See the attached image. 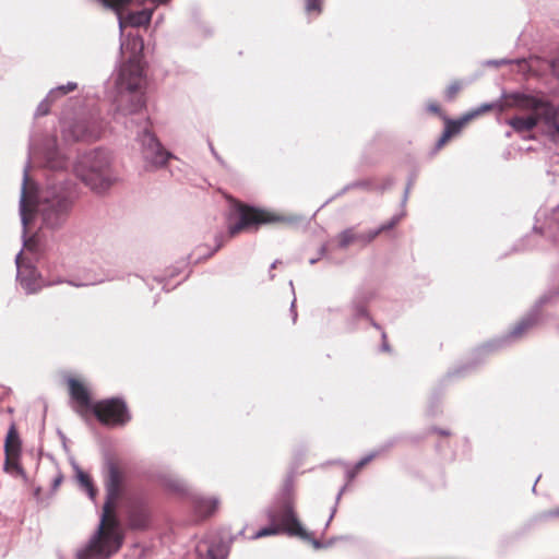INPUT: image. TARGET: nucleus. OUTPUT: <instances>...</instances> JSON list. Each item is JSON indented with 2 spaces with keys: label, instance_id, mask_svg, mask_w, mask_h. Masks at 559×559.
<instances>
[{
  "label": "nucleus",
  "instance_id": "4c0bfd02",
  "mask_svg": "<svg viewBox=\"0 0 559 559\" xmlns=\"http://www.w3.org/2000/svg\"><path fill=\"white\" fill-rule=\"evenodd\" d=\"M325 252H326V247H325V246H322V247L320 248V254H321V255H324V254H325Z\"/></svg>",
  "mask_w": 559,
  "mask_h": 559
},
{
  "label": "nucleus",
  "instance_id": "6ab92c4d",
  "mask_svg": "<svg viewBox=\"0 0 559 559\" xmlns=\"http://www.w3.org/2000/svg\"><path fill=\"white\" fill-rule=\"evenodd\" d=\"M5 454H19L20 452V438L14 425H12L7 433L4 442Z\"/></svg>",
  "mask_w": 559,
  "mask_h": 559
},
{
  "label": "nucleus",
  "instance_id": "aec40b11",
  "mask_svg": "<svg viewBox=\"0 0 559 559\" xmlns=\"http://www.w3.org/2000/svg\"><path fill=\"white\" fill-rule=\"evenodd\" d=\"M148 524V515L144 510L132 511L129 515V525L135 530H143Z\"/></svg>",
  "mask_w": 559,
  "mask_h": 559
},
{
  "label": "nucleus",
  "instance_id": "f3484780",
  "mask_svg": "<svg viewBox=\"0 0 559 559\" xmlns=\"http://www.w3.org/2000/svg\"><path fill=\"white\" fill-rule=\"evenodd\" d=\"M400 219H401V216L395 215L388 223L382 224L380 227H378L376 229H371L366 234H361L362 238H360V241L365 245L371 242L382 231L393 228L400 222Z\"/></svg>",
  "mask_w": 559,
  "mask_h": 559
},
{
  "label": "nucleus",
  "instance_id": "4be33fe9",
  "mask_svg": "<svg viewBox=\"0 0 559 559\" xmlns=\"http://www.w3.org/2000/svg\"><path fill=\"white\" fill-rule=\"evenodd\" d=\"M362 235L355 234L353 228H347L338 235V247L344 249L355 241H360Z\"/></svg>",
  "mask_w": 559,
  "mask_h": 559
},
{
  "label": "nucleus",
  "instance_id": "c9c22d12",
  "mask_svg": "<svg viewBox=\"0 0 559 559\" xmlns=\"http://www.w3.org/2000/svg\"><path fill=\"white\" fill-rule=\"evenodd\" d=\"M369 319H370V322H371V324H372V326H373V328H376V329H378V330H380V329H381V328H380V325H379L377 322H374L371 318H369Z\"/></svg>",
  "mask_w": 559,
  "mask_h": 559
},
{
  "label": "nucleus",
  "instance_id": "c85d7f7f",
  "mask_svg": "<svg viewBox=\"0 0 559 559\" xmlns=\"http://www.w3.org/2000/svg\"><path fill=\"white\" fill-rule=\"evenodd\" d=\"M461 90V84L459 82H453L449 85V87L445 91V97L448 100H452L455 95Z\"/></svg>",
  "mask_w": 559,
  "mask_h": 559
},
{
  "label": "nucleus",
  "instance_id": "412c9836",
  "mask_svg": "<svg viewBox=\"0 0 559 559\" xmlns=\"http://www.w3.org/2000/svg\"><path fill=\"white\" fill-rule=\"evenodd\" d=\"M368 299L369 298L365 297V296H356L354 298L353 304H352V309H353V316L355 319H358L361 317L369 318L367 308H366Z\"/></svg>",
  "mask_w": 559,
  "mask_h": 559
},
{
  "label": "nucleus",
  "instance_id": "a19ab883",
  "mask_svg": "<svg viewBox=\"0 0 559 559\" xmlns=\"http://www.w3.org/2000/svg\"><path fill=\"white\" fill-rule=\"evenodd\" d=\"M335 511H336V509L334 508V509H333V511H332V514L330 515V519H329V521H328L326 525H329V523H330V522H331V520L333 519V515H334Z\"/></svg>",
  "mask_w": 559,
  "mask_h": 559
},
{
  "label": "nucleus",
  "instance_id": "6e6552de",
  "mask_svg": "<svg viewBox=\"0 0 559 559\" xmlns=\"http://www.w3.org/2000/svg\"><path fill=\"white\" fill-rule=\"evenodd\" d=\"M105 8L111 9L118 17V25L120 31V37L123 36L124 26L140 27L148 25L154 9H143L140 11L129 12L126 16L122 15V11L131 3V0H97Z\"/></svg>",
  "mask_w": 559,
  "mask_h": 559
},
{
  "label": "nucleus",
  "instance_id": "de8ad7c7",
  "mask_svg": "<svg viewBox=\"0 0 559 559\" xmlns=\"http://www.w3.org/2000/svg\"><path fill=\"white\" fill-rule=\"evenodd\" d=\"M556 515H559V511H558V512H556Z\"/></svg>",
  "mask_w": 559,
  "mask_h": 559
},
{
  "label": "nucleus",
  "instance_id": "393cba45",
  "mask_svg": "<svg viewBox=\"0 0 559 559\" xmlns=\"http://www.w3.org/2000/svg\"><path fill=\"white\" fill-rule=\"evenodd\" d=\"M469 120V117L466 115L465 117L461 118L460 120H451L448 119L444 127V132H450V136L457 134L465 122Z\"/></svg>",
  "mask_w": 559,
  "mask_h": 559
},
{
  "label": "nucleus",
  "instance_id": "0eeeda50",
  "mask_svg": "<svg viewBox=\"0 0 559 559\" xmlns=\"http://www.w3.org/2000/svg\"><path fill=\"white\" fill-rule=\"evenodd\" d=\"M150 119H144L142 131L138 134V142L141 146V154L144 159V167L147 170L163 167L171 157V154L166 151L157 138L148 130Z\"/></svg>",
  "mask_w": 559,
  "mask_h": 559
},
{
  "label": "nucleus",
  "instance_id": "f8f14e48",
  "mask_svg": "<svg viewBox=\"0 0 559 559\" xmlns=\"http://www.w3.org/2000/svg\"><path fill=\"white\" fill-rule=\"evenodd\" d=\"M22 250L15 257V264L17 269L16 280L21 287L27 295L36 294L46 286L56 284L57 282H46L41 274L37 271L34 265L22 264Z\"/></svg>",
  "mask_w": 559,
  "mask_h": 559
},
{
  "label": "nucleus",
  "instance_id": "2f4dec72",
  "mask_svg": "<svg viewBox=\"0 0 559 559\" xmlns=\"http://www.w3.org/2000/svg\"><path fill=\"white\" fill-rule=\"evenodd\" d=\"M381 337H382V341H383L382 345H381L382 350H386V352L390 350V346H389V344L386 342V333L384 331L381 332Z\"/></svg>",
  "mask_w": 559,
  "mask_h": 559
},
{
  "label": "nucleus",
  "instance_id": "79ce46f5",
  "mask_svg": "<svg viewBox=\"0 0 559 559\" xmlns=\"http://www.w3.org/2000/svg\"><path fill=\"white\" fill-rule=\"evenodd\" d=\"M280 263L278 260H275L272 264H271V269H274L276 267V265Z\"/></svg>",
  "mask_w": 559,
  "mask_h": 559
},
{
  "label": "nucleus",
  "instance_id": "5701e85b",
  "mask_svg": "<svg viewBox=\"0 0 559 559\" xmlns=\"http://www.w3.org/2000/svg\"><path fill=\"white\" fill-rule=\"evenodd\" d=\"M76 476H78V479H79L82 488L86 491L88 497L92 500H94L96 497V489L94 488L91 477L81 469H78Z\"/></svg>",
  "mask_w": 559,
  "mask_h": 559
},
{
  "label": "nucleus",
  "instance_id": "72a5a7b5",
  "mask_svg": "<svg viewBox=\"0 0 559 559\" xmlns=\"http://www.w3.org/2000/svg\"><path fill=\"white\" fill-rule=\"evenodd\" d=\"M489 63H493L496 66H500V64H507V63H509V61L502 59V60L489 61Z\"/></svg>",
  "mask_w": 559,
  "mask_h": 559
},
{
  "label": "nucleus",
  "instance_id": "473e14b6",
  "mask_svg": "<svg viewBox=\"0 0 559 559\" xmlns=\"http://www.w3.org/2000/svg\"><path fill=\"white\" fill-rule=\"evenodd\" d=\"M290 313H292L293 322L295 323L297 320L296 299H294L290 305Z\"/></svg>",
  "mask_w": 559,
  "mask_h": 559
},
{
  "label": "nucleus",
  "instance_id": "7c9ffc66",
  "mask_svg": "<svg viewBox=\"0 0 559 559\" xmlns=\"http://www.w3.org/2000/svg\"><path fill=\"white\" fill-rule=\"evenodd\" d=\"M450 132H444L442 133V135L440 136V139L438 140L437 142V147L440 148L442 147L450 139Z\"/></svg>",
  "mask_w": 559,
  "mask_h": 559
},
{
  "label": "nucleus",
  "instance_id": "c03bdc74",
  "mask_svg": "<svg viewBox=\"0 0 559 559\" xmlns=\"http://www.w3.org/2000/svg\"><path fill=\"white\" fill-rule=\"evenodd\" d=\"M343 490H344V488H343V489L337 493V497H336V500H337V501L340 500V498H341V495H342Z\"/></svg>",
  "mask_w": 559,
  "mask_h": 559
},
{
  "label": "nucleus",
  "instance_id": "9b49d317",
  "mask_svg": "<svg viewBox=\"0 0 559 559\" xmlns=\"http://www.w3.org/2000/svg\"><path fill=\"white\" fill-rule=\"evenodd\" d=\"M103 124L97 119L76 120L63 128V136L67 140L94 142L97 141L103 133Z\"/></svg>",
  "mask_w": 559,
  "mask_h": 559
},
{
  "label": "nucleus",
  "instance_id": "2eb2a0df",
  "mask_svg": "<svg viewBox=\"0 0 559 559\" xmlns=\"http://www.w3.org/2000/svg\"><path fill=\"white\" fill-rule=\"evenodd\" d=\"M536 322V317L534 314H530L525 318H523L511 331L510 333L504 337L506 341L508 340H518L523 336V334L530 330Z\"/></svg>",
  "mask_w": 559,
  "mask_h": 559
},
{
  "label": "nucleus",
  "instance_id": "1a4fd4ad",
  "mask_svg": "<svg viewBox=\"0 0 559 559\" xmlns=\"http://www.w3.org/2000/svg\"><path fill=\"white\" fill-rule=\"evenodd\" d=\"M235 210L238 215V221L236 223L229 222V224H228L229 237H234L241 230L249 228L251 226H257L262 223L287 221L285 217L274 216V215L269 214L265 211L255 210L253 207H249V206L242 205L240 203H236Z\"/></svg>",
  "mask_w": 559,
  "mask_h": 559
},
{
  "label": "nucleus",
  "instance_id": "b1692460",
  "mask_svg": "<svg viewBox=\"0 0 559 559\" xmlns=\"http://www.w3.org/2000/svg\"><path fill=\"white\" fill-rule=\"evenodd\" d=\"M76 87H78L76 83L68 82L64 85H60L55 88H51L48 93V98H53L56 100L59 96H63L70 92L76 90Z\"/></svg>",
  "mask_w": 559,
  "mask_h": 559
},
{
  "label": "nucleus",
  "instance_id": "f03ea898",
  "mask_svg": "<svg viewBox=\"0 0 559 559\" xmlns=\"http://www.w3.org/2000/svg\"><path fill=\"white\" fill-rule=\"evenodd\" d=\"M122 479L117 465L109 463L105 479L106 501L100 522L88 543L78 551V559H107L120 549L123 535L120 524L111 516V512L119 498Z\"/></svg>",
  "mask_w": 559,
  "mask_h": 559
},
{
  "label": "nucleus",
  "instance_id": "e433bc0d",
  "mask_svg": "<svg viewBox=\"0 0 559 559\" xmlns=\"http://www.w3.org/2000/svg\"><path fill=\"white\" fill-rule=\"evenodd\" d=\"M366 186H367L366 182H362V181L356 182L353 185V187H366Z\"/></svg>",
  "mask_w": 559,
  "mask_h": 559
},
{
  "label": "nucleus",
  "instance_id": "ddd939ff",
  "mask_svg": "<svg viewBox=\"0 0 559 559\" xmlns=\"http://www.w3.org/2000/svg\"><path fill=\"white\" fill-rule=\"evenodd\" d=\"M191 503L195 514L205 519L214 514L217 510L219 501L217 498H204L202 496H192Z\"/></svg>",
  "mask_w": 559,
  "mask_h": 559
},
{
  "label": "nucleus",
  "instance_id": "f704fd0d",
  "mask_svg": "<svg viewBox=\"0 0 559 559\" xmlns=\"http://www.w3.org/2000/svg\"><path fill=\"white\" fill-rule=\"evenodd\" d=\"M429 110L432 111V112H438L439 111V107L437 105H429Z\"/></svg>",
  "mask_w": 559,
  "mask_h": 559
},
{
  "label": "nucleus",
  "instance_id": "20e7f679",
  "mask_svg": "<svg viewBox=\"0 0 559 559\" xmlns=\"http://www.w3.org/2000/svg\"><path fill=\"white\" fill-rule=\"evenodd\" d=\"M510 98L516 107L533 114L512 117L508 120L509 126L516 132H524L531 131L543 121L551 140L559 142V105L554 106L543 98L519 92L512 93Z\"/></svg>",
  "mask_w": 559,
  "mask_h": 559
},
{
  "label": "nucleus",
  "instance_id": "7ed1b4c3",
  "mask_svg": "<svg viewBox=\"0 0 559 559\" xmlns=\"http://www.w3.org/2000/svg\"><path fill=\"white\" fill-rule=\"evenodd\" d=\"M143 38L139 35L127 36V40L120 43V51L131 50V55L127 63L120 66L115 85L120 95L119 110L124 115L139 114L145 105L144 96L139 90L141 88L144 76L141 62V52L143 50Z\"/></svg>",
  "mask_w": 559,
  "mask_h": 559
},
{
  "label": "nucleus",
  "instance_id": "9d476101",
  "mask_svg": "<svg viewBox=\"0 0 559 559\" xmlns=\"http://www.w3.org/2000/svg\"><path fill=\"white\" fill-rule=\"evenodd\" d=\"M93 412L97 419L107 426H123L131 419L124 401L117 397L97 402L93 406Z\"/></svg>",
  "mask_w": 559,
  "mask_h": 559
},
{
  "label": "nucleus",
  "instance_id": "a878e982",
  "mask_svg": "<svg viewBox=\"0 0 559 559\" xmlns=\"http://www.w3.org/2000/svg\"><path fill=\"white\" fill-rule=\"evenodd\" d=\"M53 98H48V95L45 99H43L36 108V116H45L49 112L50 104L53 102Z\"/></svg>",
  "mask_w": 559,
  "mask_h": 559
},
{
  "label": "nucleus",
  "instance_id": "ea45409f",
  "mask_svg": "<svg viewBox=\"0 0 559 559\" xmlns=\"http://www.w3.org/2000/svg\"><path fill=\"white\" fill-rule=\"evenodd\" d=\"M221 246H222V243H221V242H219V243H217V246H216V248H215V251H216ZM213 253H214V250H213V251H210V252L207 253V257H211Z\"/></svg>",
  "mask_w": 559,
  "mask_h": 559
},
{
  "label": "nucleus",
  "instance_id": "4468645a",
  "mask_svg": "<svg viewBox=\"0 0 559 559\" xmlns=\"http://www.w3.org/2000/svg\"><path fill=\"white\" fill-rule=\"evenodd\" d=\"M71 397L82 407L91 406V397L86 388L75 379H69Z\"/></svg>",
  "mask_w": 559,
  "mask_h": 559
},
{
  "label": "nucleus",
  "instance_id": "423d86ee",
  "mask_svg": "<svg viewBox=\"0 0 559 559\" xmlns=\"http://www.w3.org/2000/svg\"><path fill=\"white\" fill-rule=\"evenodd\" d=\"M269 525L260 528L252 535V539L286 533L289 536H298L312 543L313 547L319 549L322 544L311 538L301 526L294 511V502L288 492L276 499L272 506L266 509Z\"/></svg>",
  "mask_w": 559,
  "mask_h": 559
},
{
  "label": "nucleus",
  "instance_id": "cd10ccee",
  "mask_svg": "<svg viewBox=\"0 0 559 559\" xmlns=\"http://www.w3.org/2000/svg\"><path fill=\"white\" fill-rule=\"evenodd\" d=\"M306 11L308 13L316 12L320 14L322 11V1L321 0H306Z\"/></svg>",
  "mask_w": 559,
  "mask_h": 559
},
{
  "label": "nucleus",
  "instance_id": "a211bd4d",
  "mask_svg": "<svg viewBox=\"0 0 559 559\" xmlns=\"http://www.w3.org/2000/svg\"><path fill=\"white\" fill-rule=\"evenodd\" d=\"M46 163L51 169H63L67 167V158L56 148H48L46 152Z\"/></svg>",
  "mask_w": 559,
  "mask_h": 559
},
{
  "label": "nucleus",
  "instance_id": "58836bf2",
  "mask_svg": "<svg viewBox=\"0 0 559 559\" xmlns=\"http://www.w3.org/2000/svg\"><path fill=\"white\" fill-rule=\"evenodd\" d=\"M210 148H211V152L213 153V155H214L217 159H219V157L217 156V154H216V152H215L214 147L212 146V144H210Z\"/></svg>",
  "mask_w": 559,
  "mask_h": 559
},
{
  "label": "nucleus",
  "instance_id": "f257e3e1",
  "mask_svg": "<svg viewBox=\"0 0 559 559\" xmlns=\"http://www.w3.org/2000/svg\"><path fill=\"white\" fill-rule=\"evenodd\" d=\"M31 160L28 159L23 171V180L20 195V216L23 225V238L26 236V226L29 221L33 207L41 214L44 224L49 228L61 227L73 206L74 197L70 182L60 180L49 185L43 191L39 200L36 201L34 195L28 191L29 177L28 171Z\"/></svg>",
  "mask_w": 559,
  "mask_h": 559
},
{
  "label": "nucleus",
  "instance_id": "a18cd8bd",
  "mask_svg": "<svg viewBox=\"0 0 559 559\" xmlns=\"http://www.w3.org/2000/svg\"><path fill=\"white\" fill-rule=\"evenodd\" d=\"M318 261V259H311L310 264H314Z\"/></svg>",
  "mask_w": 559,
  "mask_h": 559
},
{
  "label": "nucleus",
  "instance_id": "bb28decb",
  "mask_svg": "<svg viewBox=\"0 0 559 559\" xmlns=\"http://www.w3.org/2000/svg\"><path fill=\"white\" fill-rule=\"evenodd\" d=\"M495 107L501 108V104L499 102L498 103H492V104H483L475 111L468 114L467 116L471 119V118H474L475 116H477L479 114H483V112H486L488 110H491Z\"/></svg>",
  "mask_w": 559,
  "mask_h": 559
},
{
  "label": "nucleus",
  "instance_id": "dca6fc26",
  "mask_svg": "<svg viewBox=\"0 0 559 559\" xmlns=\"http://www.w3.org/2000/svg\"><path fill=\"white\" fill-rule=\"evenodd\" d=\"M17 454H5L3 471L11 476L26 479V473L16 459Z\"/></svg>",
  "mask_w": 559,
  "mask_h": 559
},
{
  "label": "nucleus",
  "instance_id": "39448f33",
  "mask_svg": "<svg viewBox=\"0 0 559 559\" xmlns=\"http://www.w3.org/2000/svg\"><path fill=\"white\" fill-rule=\"evenodd\" d=\"M74 169L78 178L96 194L106 193L119 180L111 154L102 148L83 154Z\"/></svg>",
  "mask_w": 559,
  "mask_h": 559
},
{
  "label": "nucleus",
  "instance_id": "49530a36",
  "mask_svg": "<svg viewBox=\"0 0 559 559\" xmlns=\"http://www.w3.org/2000/svg\"><path fill=\"white\" fill-rule=\"evenodd\" d=\"M440 433H441V435H444V436H448V435H449V432H448V431H443V430H440Z\"/></svg>",
  "mask_w": 559,
  "mask_h": 559
},
{
  "label": "nucleus",
  "instance_id": "c756f323",
  "mask_svg": "<svg viewBox=\"0 0 559 559\" xmlns=\"http://www.w3.org/2000/svg\"><path fill=\"white\" fill-rule=\"evenodd\" d=\"M377 456V452L370 453L366 456H364L361 460H359L356 464V468L359 469L362 466H365L367 463H369L373 457Z\"/></svg>",
  "mask_w": 559,
  "mask_h": 559
},
{
  "label": "nucleus",
  "instance_id": "37998d69",
  "mask_svg": "<svg viewBox=\"0 0 559 559\" xmlns=\"http://www.w3.org/2000/svg\"><path fill=\"white\" fill-rule=\"evenodd\" d=\"M408 191H409V186H408V187L406 188V190H405L404 200H406L407 194H408Z\"/></svg>",
  "mask_w": 559,
  "mask_h": 559
}]
</instances>
